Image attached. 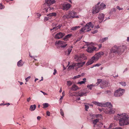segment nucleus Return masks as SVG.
Wrapping results in <instances>:
<instances>
[{
  "label": "nucleus",
  "mask_w": 129,
  "mask_h": 129,
  "mask_svg": "<svg viewBox=\"0 0 129 129\" xmlns=\"http://www.w3.org/2000/svg\"><path fill=\"white\" fill-rule=\"evenodd\" d=\"M114 119L119 120V124L120 126H123L129 124V117L126 113L118 114L115 116Z\"/></svg>",
  "instance_id": "f257e3e1"
},
{
  "label": "nucleus",
  "mask_w": 129,
  "mask_h": 129,
  "mask_svg": "<svg viewBox=\"0 0 129 129\" xmlns=\"http://www.w3.org/2000/svg\"><path fill=\"white\" fill-rule=\"evenodd\" d=\"M86 45L87 46L86 50L89 53H92L94 50L97 51L98 50V49H96V47L93 46L94 44L92 43H90L87 42L86 44Z\"/></svg>",
  "instance_id": "f03ea898"
},
{
  "label": "nucleus",
  "mask_w": 129,
  "mask_h": 129,
  "mask_svg": "<svg viewBox=\"0 0 129 129\" xmlns=\"http://www.w3.org/2000/svg\"><path fill=\"white\" fill-rule=\"evenodd\" d=\"M107 107L106 109H105L104 111L106 113L113 114L115 112V110L112 108V106L110 103H106V106Z\"/></svg>",
  "instance_id": "7ed1b4c3"
},
{
  "label": "nucleus",
  "mask_w": 129,
  "mask_h": 129,
  "mask_svg": "<svg viewBox=\"0 0 129 129\" xmlns=\"http://www.w3.org/2000/svg\"><path fill=\"white\" fill-rule=\"evenodd\" d=\"M76 15L77 13L76 12L73 11H70L68 12V14H66L63 16L62 18L63 19L74 18V15Z\"/></svg>",
  "instance_id": "20e7f679"
},
{
  "label": "nucleus",
  "mask_w": 129,
  "mask_h": 129,
  "mask_svg": "<svg viewBox=\"0 0 129 129\" xmlns=\"http://www.w3.org/2000/svg\"><path fill=\"white\" fill-rule=\"evenodd\" d=\"M93 116H95L96 118H98V119H96L94 120H93L92 121L93 123L94 124V128L95 129H97V128H98L99 126H95V125L99 121V119H101L102 118V115L101 114H98L96 115H93ZM99 129H101L100 128H99Z\"/></svg>",
  "instance_id": "39448f33"
},
{
  "label": "nucleus",
  "mask_w": 129,
  "mask_h": 129,
  "mask_svg": "<svg viewBox=\"0 0 129 129\" xmlns=\"http://www.w3.org/2000/svg\"><path fill=\"white\" fill-rule=\"evenodd\" d=\"M124 90L121 88L116 90L115 91L114 95L115 97H118L122 95L124 92Z\"/></svg>",
  "instance_id": "423d86ee"
},
{
  "label": "nucleus",
  "mask_w": 129,
  "mask_h": 129,
  "mask_svg": "<svg viewBox=\"0 0 129 129\" xmlns=\"http://www.w3.org/2000/svg\"><path fill=\"white\" fill-rule=\"evenodd\" d=\"M55 45H59L60 47H65L67 45L66 42L61 41H56Z\"/></svg>",
  "instance_id": "0eeeda50"
},
{
  "label": "nucleus",
  "mask_w": 129,
  "mask_h": 129,
  "mask_svg": "<svg viewBox=\"0 0 129 129\" xmlns=\"http://www.w3.org/2000/svg\"><path fill=\"white\" fill-rule=\"evenodd\" d=\"M84 56V54L76 55L75 56L74 58L76 61L79 62L83 59Z\"/></svg>",
  "instance_id": "6e6552de"
},
{
  "label": "nucleus",
  "mask_w": 129,
  "mask_h": 129,
  "mask_svg": "<svg viewBox=\"0 0 129 129\" xmlns=\"http://www.w3.org/2000/svg\"><path fill=\"white\" fill-rule=\"evenodd\" d=\"M61 5L62 7V9L63 10H67L69 9L71 7V5L69 4H66L65 3L62 4Z\"/></svg>",
  "instance_id": "1a4fd4ad"
},
{
  "label": "nucleus",
  "mask_w": 129,
  "mask_h": 129,
  "mask_svg": "<svg viewBox=\"0 0 129 129\" xmlns=\"http://www.w3.org/2000/svg\"><path fill=\"white\" fill-rule=\"evenodd\" d=\"M104 52L102 51L100 52L95 54L93 57L96 61H97L99 58L102 55H103Z\"/></svg>",
  "instance_id": "9d476101"
},
{
  "label": "nucleus",
  "mask_w": 129,
  "mask_h": 129,
  "mask_svg": "<svg viewBox=\"0 0 129 129\" xmlns=\"http://www.w3.org/2000/svg\"><path fill=\"white\" fill-rule=\"evenodd\" d=\"M65 34L61 32L57 33L55 35V38L56 39H59L62 38L64 35Z\"/></svg>",
  "instance_id": "9b49d317"
},
{
  "label": "nucleus",
  "mask_w": 129,
  "mask_h": 129,
  "mask_svg": "<svg viewBox=\"0 0 129 129\" xmlns=\"http://www.w3.org/2000/svg\"><path fill=\"white\" fill-rule=\"evenodd\" d=\"M100 4V2H99L98 3L97 5H96L95 7L93 8L92 12V13L95 14L99 12L100 10L99 9V8L97 6Z\"/></svg>",
  "instance_id": "f8f14e48"
},
{
  "label": "nucleus",
  "mask_w": 129,
  "mask_h": 129,
  "mask_svg": "<svg viewBox=\"0 0 129 129\" xmlns=\"http://www.w3.org/2000/svg\"><path fill=\"white\" fill-rule=\"evenodd\" d=\"M92 103L98 106L105 107L106 106V103H101L96 101H93Z\"/></svg>",
  "instance_id": "ddd939ff"
},
{
  "label": "nucleus",
  "mask_w": 129,
  "mask_h": 129,
  "mask_svg": "<svg viewBox=\"0 0 129 129\" xmlns=\"http://www.w3.org/2000/svg\"><path fill=\"white\" fill-rule=\"evenodd\" d=\"M97 61L96 60L94 57L93 56L86 63V65L87 66L90 65L94 62L96 61Z\"/></svg>",
  "instance_id": "4468645a"
},
{
  "label": "nucleus",
  "mask_w": 129,
  "mask_h": 129,
  "mask_svg": "<svg viewBox=\"0 0 129 129\" xmlns=\"http://www.w3.org/2000/svg\"><path fill=\"white\" fill-rule=\"evenodd\" d=\"M109 84V83L107 82L102 81L101 82L100 85V87L102 88H105L108 86Z\"/></svg>",
  "instance_id": "2eb2a0df"
},
{
  "label": "nucleus",
  "mask_w": 129,
  "mask_h": 129,
  "mask_svg": "<svg viewBox=\"0 0 129 129\" xmlns=\"http://www.w3.org/2000/svg\"><path fill=\"white\" fill-rule=\"evenodd\" d=\"M86 25L89 31L91 30V28H93V25L91 22L87 23Z\"/></svg>",
  "instance_id": "dca6fc26"
},
{
  "label": "nucleus",
  "mask_w": 129,
  "mask_h": 129,
  "mask_svg": "<svg viewBox=\"0 0 129 129\" xmlns=\"http://www.w3.org/2000/svg\"><path fill=\"white\" fill-rule=\"evenodd\" d=\"M46 2L48 6H49L55 3V0H46Z\"/></svg>",
  "instance_id": "f3484780"
},
{
  "label": "nucleus",
  "mask_w": 129,
  "mask_h": 129,
  "mask_svg": "<svg viewBox=\"0 0 129 129\" xmlns=\"http://www.w3.org/2000/svg\"><path fill=\"white\" fill-rule=\"evenodd\" d=\"M85 63V62L84 61L81 63H76L75 64V66L78 67V68L82 67Z\"/></svg>",
  "instance_id": "a211bd4d"
},
{
  "label": "nucleus",
  "mask_w": 129,
  "mask_h": 129,
  "mask_svg": "<svg viewBox=\"0 0 129 129\" xmlns=\"http://www.w3.org/2000/svg\"><path fill=\"white\" fill-rule=\"evenodd\" d=\"M87 27L85 25V26L83 27L80 30V33H81L82 32H85L87 31H89L88 30Z\"/></svg>",
  "instance_id": "6ab92c4d"
},
{
  "label": "nucleus",
  "mask_w": 129,
  "mask_h": 129,
  "mask_svg": "<svg viewBox=\"0 0 129 129\" xmlns=\"http://www.w3.org/2000/svg\"><path fill=\"white\" fill-rule=\"evenodd\" d=\"M104 17V15L103 13H100L99 14L98 18L101 22L103 21Z\"/></svg>",
  "instance_id": "aec40b11"
},
{
  "label": "nucleus",
  "mask_w": 129,
  "mask_h": 129,
  "mask_svg": "<svg viewBox=\"0 0 129 129\" xmlns=\"http://www.w3.org/2000/svg\"><path fill=\"white\" fill-rule=\"evenodd\" d=\"M97 6L100 10H102L105 8L106 7V5L102 3L99 6L98 5Z\"/></svg>",
  "instance_id": "412c9836"
},
{
  "label": "nucleus",
  "mask_w": 129,
  "mask_h": 129,
  "mask_svg": "<svg viewBox=\"0 0 129 129\" xmlns=\"http://www.w3.org/2000/svg\"><path fill=\"white\" fill-rule=\"evenodd\" d=\"M79 89L78 87L75 84L73 85L72 86L71 89L73 91H75Z\"/></svg>",
  "instance_id": "4be33fe9"
},
{
  "label": "nucleus",
  "mask_w": 129,
  "mask_h": 129,
  "mask_svg": "<svg viewBox=\"0 0 129 129\" xmlns=\"http://www.w3.org/2000/svg\"><path fill=\"white\" fill-rule=\"evenodd\" d=\"M24 62L21 60H20L17 63V65L18 67H20L22 66Z\"/></svg>",
  "instance_id": "5701e85b"
},
{
  "label": "nucleus",
  "mask_w": 129,
  "mask_h": 129,
  "mask_svg": "<svg viewBox=\"0 0 129 129\" xmlns=\"http://www.w3.org/2000/svg\"><path fill=\"white\" fill-rule=\"evenodd\" d=\"M118 47L116 46H115L114 47H113L111 50V52H116L117 49H118Z\"/></svg>",
  "instance_id": "b1692460"
},
{
  "label": "nucleus",
  "mask_w": 129,
  "mask_h": 129,
  "mask_svg": "<svg viewBox=\"0 0 129 129\" xmlns=\"http://www.w3.org/2000/svg\"><path fill=\"white\" fill-rule=\"evenodd\" d=\"M36 105H32L30 106L29 108L30 110L31 111L34 110L36 108Z\"/></svg>",
  "instance_id": "393cba45"
},
{
  "label": "nucleus",
  "mask_w": 129,
  "mask_h": 129,
  "mask_svg": "<svg viewBox=\"0 0 129 129\" xmlns=\"http://www.w3.org/2000/svg\"><path fill=\"white\" fill-rule=\"evenodd\" d=\"M56 13H55L53 12L49 14L48 15H47V16H49L50 17H51V18L52 16H56Z\"/></svg>",
  "instance_id": "a878e982"
},
{
  "label": "nucleus",
  "mask_w": 129,
  "mask_h": 129,
  "mask_svg": "<svg viewBox=\"0 0 129 129\" xmlns=\"http://www.w3.org/2000/svg\"><path fill=\"white\" fill-rule=\"evenodd\" d=\"M83 81H81L79 82H78V84H82L85 83L86 82V78H84L83 79Z\"/></svg>",
  "instance_id": "bb28decb"
},
{
  "label": "nucleus",
  "mask_w": 129,
  "mask_h": 129,
  "mask_svg": "<svg viewBox=\"0 0 129 129\" xmlns=\"http://www.w3.org/2000/svg\"><path fill=\"white\" fill-rule=\"evenodd\" d=\"M72 50V49L71 48H70L68 49L67 51H66V54H67V55H69L70 54Z\"/></svg>",
  "instance_id": "cd10ccee"
},
{
  "label": "nucleus",
  "mask_w": 129,
  "mask_h": 129,
  "mask_svg": "<svg viewBox=\"0 0 129 129\" xmlns=\"http://www.w3.org/2000/svg\"><path fill=\"white\" fill-rule=\"evenodd\" d=\"M80 27V26H75L72 27L71 29L73 30H75L78 29H79Z\"/></svg>",
  "instance_id": "c85d7f7f"
},
{
  "label": "nucleus",
  "mask_w": 129,
  "mask_h": 129,
  "mask_svg": "<svg viewBox=\"0 0 129 129\" xmlns=\"http://www.w3.org/2000/svg\"><path fill=\"white\" fill-rule=\"evenodd\" d=\"M43 108H45L49 106V104L47 103H44L43 104Z\"/></svg>",
  "instance_id": "c756f323"
},
{
  "label": "nucleus",
  "mask_w": 129,
  "mask_h": 129,
  "mask_svg": "<svg viewBox=\"0 0 129 129\" xmlns=\"http://www.w3.org/2000/svg\"><path fill=\"white\" fill-rule=\"evenodd\" d=\"M67 85L69 86H71L73 84V82H71L70 81H67Z\"/></svg>",
  "instance_id": "7c9ffc66"
},
{
  "label": "nucleus",
  "mask_w": 129,
  "mask_h": 129,
  "mask_svg": "<svg viewBox=\"0 0 129 129\" xmlns=\"http://www.w3.org/2000/svg\"><path fill=\"white\" fill-rule=\"evenodd\" d=\"M94 85L92 84L88 85L87 86V87L89 88L90 89H92V88L94 86Z\"/></svg>",
  "instance_id": "2f4dec72"
},
{
  "label": "nucleus",
  "mask_w": 129,
  "mask_h": 129,
  "mask_svg": "<svg viewBox=\"0 0 129 129\" xmlns=\"http://www.w3.org/2000/svg\"><path fill=\"white\" fill-rule=\"evenodd\" d=\"M122 86H125L126 85V84L125 82H122L119 83Z\"/></svg>",
  "instance_id": "473e14b6"
},
{
  "label": "nucleus",
  "mask_w": 129,
  "mask_h": 129,
  "mask_svg": "<svg viewBox=\"0 0 129 129\" xmlns=\"http://www.w3.org/2000/svg\"><path fill=\"white\" fill-rule=\"evenodd\" d=\"M60 26H57L56 27H54L53 29H50V30L51 31L52 30H53V29H58L60 28Z\"/></svg>",
  "instance_id": "72a5a7b5"
},
{
  "label": "nucleus",
  "mask_w": 129,
  "mask_h": 129,
  "mask_svg": "<svg viewBox=\"0 0 129 129\" xmlns=\"http://www.w3.org/2000/svg\"><path fill=\"white\" fill-rule=\"evenodd\" d=\"M51 17H50L49 16H48V17H46L44 18V20L45 21H46L48 20Z\"/></svg>",
  "instance_id": "f704fd0d"
},
{
  "label": "nucleus",
  "mask_w": 129,
  "mask_h": 129,
  "mask_svg": "<svg viewBox=\"0 0 129 129\" xmlns=\"http://www.w3.org/2000/svg\"><path fill=\"white\" fill-rule=\"evenodd\" d=\"M49 9V10H50L51 9V8H49L48 9L45 8L44 10V13H47L48 12V9Z\"/></svg>",
  "instance_id": "c9c22d12"
},
{
  "label": "nucleus",
  "mask_w": 129,
  "mask_h": 129,
  "mask_svg": "<svg viewBox=\"0 0 129 129\" xmlns=\"http://www.w3.org/2000/svg\"><path fill=\"white\" fill-rule=\"evenodd\" d=\"M75 66V65L74 66H69L68 68V69L69 70H70L72 69H74V66Z\"/></svg>",
  "instance_id": "e433bc0d"
},
{
  "label": "nucleus",
  "mask_w": 129,
  "mask_h": 129,
  "mask_svg": "<svg viewBox=\"0 0 129 129\" xmlns=\"http://www.w3.org/2000/svg\"><path fill=\"white\" fill-rule=\"evenodd\" d=\"M108 37H106V38H104L102 39V40H101V41H102V42H104L105 41H106L107 40H108Z\"/></svg>",
  "instance_id": "4c0bfd02"
},
{
  "label": "nucleus",
  "mask_w": 129,
  "mask_h": 129,
  "mask_svg": "<svg viewBox=\"0 0 129 129\" xmlns=\"http://www.w3.org/2000/svg\"><path fill=\"white\" fill-rule=\"evenodd\" d=\"M101 65V64H100V63L96 64L95 65H93V67H92L91 68H93L94 67H99Z\"/></svg>",
  "instance_id": "58836bf2"
},
{
  "label": "nucleus",
  "mask_w": 129,
  "mask_h": 129,
  "mask_svg": "<svg viewBox=\"0 0 129 129\" xmlns=\"http://www.w3.org/2000/svg\"><path fill=\"white\" fill-rule=\"evenodd\" d=\"M85 93L83 92H81L80 93H79L78 95L80 96H82L84 95Z\"/></svg>",
  "instance_id": "ea45409f"
},
{
  "label": "nucleus",
  "mask_w": 129,
  "mask_h": 129,
  "mask_svg": "<svg viewBox=\"0 0 129 129\" xmlns=\"http://www.w3.org/2000/svg\"><path fill=\"white\" fill-rule=\"evenodd\" d=\"M5 8L4 6L3 5L1 4H0V9H2Z\"/></svg>",
  "instance_id": "a19ab883"
},
{
  "label": "nucleus",
  "mask_w": 129,
  "mask_h": 129,
  "mask_svg": "<svg viewBox=\"0 0 129 129\" xmlns=\"http://www.w3.org/2000/svg\"><path fill=\"white\" fill-rule=\"evenodd\" d=\"M60 113L61 115L62 116H63L64 115V114L63 113V112L62 110V109H60Z\"/></svg>",
  "instance_id": "79ce46f5"
},
{
  "label": "nucleus",
  "mask_w": 129,
  "mask_h": 129,
  "mask_svg": "<svg viewBox=\"0 0 129 129\" xmlns=\"http://www.w3.org/2000/svg\"><path fill=\"white\" fill-rule=\"evenodd\" d=\"M72 36L71 34H69L66 36V38H67L68 39L70 38Z\"/></svg>",
  "instance_id": "37998d69"
},
{
  "label": "nucleus",
  "mask_w": 129,
  "mask_h": 129,
  "mask_svg": "<svg viewBox=\"0 0 129 129\" xmlns=\"http://www.w3.org/2000/svg\"><path fill=\"white\" fill-rule=\"evenodd\" d=\"M97 83H96V84H97V83H98V84H99L101 82H102V80L100 79H98L97 80Z\"/></svg>",
  "instance_id": "c03bdc74"
},
{
  "label": "nucleus",
  "mask_w": 129,
  "mask_h": 129,
  "mask_svg": "<svg viewBox=\"0 0 129 129\" xmlns=\"http://www.w3.org/2000/svg\"><path fill=\"white\" fill-rule=\"evenodd\" d=\"M30 77H31L30 76H28L27 78L26 79H25V80H26V82H28L29 79L30 78Z\"/></svg>",
  "instance_id": "a18cd8bd"
},
{
  "label": "nucleus",
  "mask_w": 129,
  "mask_h": 129,
  "mask_svg": "<svg viewBox=\"0 0 129 129\" xmlns=\"http://www.w3.org/2000/svg\"><path fill=\"white\" fill-rule=\"evenodd\" d=\"M46 114L48 116H49L50 114V112L48 111H47Z\"/></svg>",
  "instance_id": "49530a36"
},
{
  "label": "nucleus",
  "mask_w": 129,
  "mask_h": 129,
  "mask_svg": "<svg viewBox=\"0 0 129 129\" xmlns=\"http://www.w3.org/2000/svg\"><path fill=\"white\" fill-rule=\"evenodd\" d=\"M89 106L87 105H85V108L86 111H87V109L89 108Z\"/></svg>",
  "instance_id": "de8ad7c7"
},
{
  "label": "nucleus",
  "mask_w": 129,
  "mask_h": 129,
  "mask_svg": "<svg viewBox=\"0 0 129 129\" xmlns=\"http://www.w3.org/2000/svg\"><path fill=\"white\" fill-rule=\"evenodd\" d=\"M117 9H118L119 10H122L123 9L122 8H120L119 6H117L116 7Z\"/></svg>",
  "instance_id": "09e8293b"
},
{
  "label": "nucleus",
  "mask_w": 129,
  "mask_h": 129,
  "mask_svg": "<svg viewBox=\"0 0 129 129\" xmlns=\"http://www.w3.org/2000/svg\"><path fill=\"white\" fill-rule=\"evenodd\" d=\"M98 32V30H94L93 31L91 32V33L93 34H94L95 33H96Z\"/></svg>",
  "instance_id": "8fccbe9b"
},
{
  "label": "nucleus",
  "mask_w": 129,
  "mask_h": 129,
  "mask_svg": "<svg viewBox=\"0 0 129 129\" xmlns=\"http://www.w3.org/2000/svg\"><path fill=\"white\" fill-rule=\"evenodd\" d=\"M80 17H81V16L80 15L78 16V15H74V18H79Z\"/></svg>",
  "instance_id": "3c124183"
},
{
  "label": "nucleus",
  "mask_w": 129,
  "mask_h": 129,
  "mask_svg": "<svg viewBox=\"0 0 129 129\" xmlns=\"http://www.w3.org/2000/svg\"><path fill=\"white\" fill-rule=\"evenodd\" d=\"M57 72L56 70V69H55L54 70V72L53 73V74L55 75L56 73Z\"/></svg>",
  "instance_id": "603ef678"
},
{
  "label": "nucleus",
  "mask_w": 129,
  "mask_h": 129,
  "mask_svg": "<svg viewBox=\"0 0 129 129\" xmlns=\"http://www.w3.org/2000/svg\"><path fill=\"white\" fill-rule=\"evenodd\" d=\"M30 100L31 98L30 97H29L27 99V102H29L30 101Z\"/></svg>",
  "instance_id": "864d4df0"
},
{
  "label": "nucleus",
  "mask_w": 129,
  "mask_h": 129,
  "mask_svg": "<svg viewBox=\"0 0 129 129\" xmlns=\"http://www.w3.org/2000/svg\"><path fill=\"white\" fill-rule=\"evenodd\" d=\"M40 91L41 92H42V93H43V94L44 95H47V93H45V92H43V91Z\"/></svg>",
  "instance_id": "5fc2aeb1"
},
{
  "label": "nucleus",
  "mask_w": 129,
  "mask_h": 129,
  "mask_svg": "<svg viewBox=\"0 0 129 129\" xmlns=\"http://www.w3.org/2000/svg\"><path fill=\"white\" fill-rule=\"evenodd\" d=\"M98 46L99 47V48L98 49L97 48L96 49H98L99 50L102 47V44L98 45Z\"/></svg>",
  "instance_id": "6e6d98bb"
},
{
  "label": "nucleus",
  "mask_w": 129,
  "mask_h": 129,
  "mask_svg": "<svg viewBox=\"0 0 129 129\" xmlns=\"http://www.w3.org/2000/svg\"><path fill=\"white\" fill-rule=\"evenodd\" d=\"M68 38H66V36L63 38V39L64 41H67L68 40Z\"/></svg>",
  "instance_id": "4d7b16f0"
},
{
  "label": "nucleus",
  "mask_w": 129,
  "mask_h": 129,
  "mask_svg": "<svg viewBox=\"0 0 129 129\" xmlns=\"http://www.w3.org/2000/svg\"><path fill=\"white\" fill-rule=\"evenodd\" d=\"M62 96L63 97L65 95V92L64 91H63L62 92Z\"/></svg>",
  "instance_id": "13d9d810"
},
{
  "label": "nucleus",
  "mask_w": 129,
  "mask_h": 129,
  "mask_svg": "<svg viewBox=\"0 0 129 129\" xmlns=\"http://www.w3.org/2000/svg\"><path fill=\"white\" fill-rule=\"evenodd\" d=\"M41 118V117L40 116H38L37 117V119L38 120H40Z\"/></svg>",
  "instance_id": "bf43d9fd"
},
{
  "label": "nucleus",
  "mask_w": 129,
  "mask_h": 129,
  "mask_svg": "<svg viewBox=\"0 0 129 129\" xmlns=\"http://www.w3.org/2000/svg\"><path fill=\"white\" fill-rule=\"evenodd\" d=\"M114 129H122V128L121 127H118L115 128H114Z\"/></svg>",
  "instance_id": "052dcab7"
},
{
  "label": "nucleus",
  "mask_w": 129,
  "mask_h": 129,
  "mask_svg": "<svg viewBox=\"0 0 129 129\" xmlns=\"http://www.w3.org/2000/svg\"><path fill=\"white\" fill-rule=\"evenodd\" d=\"M99 25H98L96 26H95L94 27V28H99Z\"/></svg>",
  "instance_id": "680f3d73"
},
{
  "label": "nucleus",
  "mask_w": 129,
  "mask_h": 129,
  "mask_svg": "<svg viewBox=\"0 0 129 129\" xmlns=\"http://www.w3.org/2000/svg\"><path fill=\"white\" fill-rule=\"evenodd\" d=\"M77 78H78L77 77V76H74L73 77V79H75Z\"/></svg>",
  "instance_id": "e2e57ef3"
},
{
  "label": "nucleus",
  "mask_w": 129,
  "mask_h": 129,
  "mask_svg": "<svg viewBox=\"0 0 129 129\" xmlns=\"http://www.w3.org/2000/svg\"><path fill=\"white\" fill-rule=\"evenodd\" d=\"M63 97L62 96H61V98H60V99H59L60 100H62L63 98Z\"/></svg>",
  "instance_id": "0e129e2a"
},
{
  "label": "nucleus",
  "mask_w": 129,
  "mask_h": 129,
  "mask_svg": "<svg viewBox=\"0 0 129 129\" xmlns=\"http://www.w3.org/2000/svg\"><path fill=\"white\" fill-rule=\"evenodd\" d=\"M100 127H101L103 125V124L102 123H100Z\"/></svg>",
  "instance_id": "69168bd1"
},
{
  "label": "nucleus",
  "mask_w": 129,
  "mask_h": 129,
  "mask_svg": "<svg viewBox=\"0 0 129 129\" xmlns=\"http://www.w3.org/2000/svg\"><path fill=\"white\" fill-rule=\"evenodd\" d=\"M18 82L20 84V85H22L23 84V83L22 82H20V81H18Z\"/></svg>",
  "instance_id": "338daca9"
},
{
  "label": "nucleus",
  "mask_w": 129,
  "mask_h": 129,
  "mask_svg": "<svg viewBox=\"0 0 129 129\" xmlns=\"http://www.w3.org/2000/svg\"><path fill=\"white\" fill-rule=\"evenodd\" d=\"M127 41H129V37H128L127 38Z\"/></svg>",
  "instance_id": "774afa93"
}]
</instances>
